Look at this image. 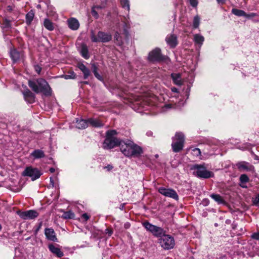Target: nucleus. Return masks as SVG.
I'll list each match as a JSON object with an SVG mask.
<instances>
[{"instance_id": "obj_1", "label": "nucleus", "mask_w": 259, "mask_h": 259, "mask_svg": "<svg viewBox=\"0 0 259 259\" xmlns=\"http://www.w3.org/2000/svg\"><path fill=\"white\" fill-rule=\"evenodd\" d=\"M119 148L122 153L128 157H138L143 152L140 146L128 140H122L119 143Z\"/></svg>"}, {"instance_id": "obj_2", "label": "nucleus", "mask_w": 259, "mask_h": 259, "mask_svg": "<svg viewBox=\"0 0 259 259\" xmlns=\"http://www.w3.org/2000/svg\"><path fill=\"white\" fill-rule=\"evenodd\" d=\"M29 87L35 93H42L46 96L51 94V89L47 81L43 78L29 80Z\"/></svg>"}, {"instance_id": "obj_3", "label": "nucleus", "mask_w": 259, "mask_h": 259, "mask_svg": "<svg viewBox=\"0 0 259 259\" xmlns=\"http://www.w3.org/2000/svg\"><path fill=\"white\" fill-rule=\"evenodd\" d=\"M193 175L198 178L208 179L213 177V173L206 169L205 164H194L191 167Z\"/></svg>"}, {"instance_id": "obj_4", "label": "nucleus", "mask_w": 259, "mask_h": 259, "mask_svg": "<svg viewBox=\"0 0 259 259\" xmlns=\"http://www.w3.org/2000/svg\"><path fill=\"white\" fill-rule=\"evenodd\" d=\"M184 135L182 133H176L172 138L171 147L174 152H179L182 150L184 144Z\"/></svg>"}, {"instance_id": "obj_5", "label": "nucleus", "mask_w": 259, "mask_h": 259, "mask_svg": "<svg viewBox=\"0 0 259 259\" xmlns=\"http://www.w3.org/2000/svg\"><path fill=\"white\" fill-rule=\"evenodd\" d=\"M159 242L163 249L167 250L172 248L175 244L174 238L165 233L159 239Z\"/></svg>"}, {"instance_id": "obj_6", "label": "nucleus", "mask_w": 259, "mask_h": 259, "mask_svg": "<svg viewBox=\"0 0 259 259\" xmlns=\"http://www.w3.org/2000/svg\"><path fill=\"white\" fill-rule=\"evenodd\" d=\"M97 37L96 36L95 34L92 32L91 34V39L93 42H106L109 41L111 38L112 36L110 34L106 33L102 31H99L98 33Z\"/></svg>"}, {"instance_id": "obj_7", "label": "nucleus", "mask_w": 259, "mask_h": 259, "mask_svg": "<svg viewBox=\"0 0 259 259\" xmlns=\"http://www.w3.org/2000/svg\"><path fill=\"white\" fill-rule=\"evenodd\" d=\"M41 175V174L37 168L31 166L26 167L23 172V176L30 177L32 181L38 179Z\"/></svg>"}, {"instance_id": "obj_8", "label": "nucleus", "mask_w": 259, "mask_h": 259, "mask_svg": "<svg viewBox=\"0 0 259 259\" xmlns=\"http://www.w3.org/2000/svg\"><path fill=\"white\" fill-rule=\"evenodd\" d=\"M122 140H120L117 138H112L106 136V138L103 144V148L105 149H111L118 146Z\"/></svg>"}, {"instance_id": "obj_9", "label": "nucleus", "mask_w": 259, "mask_h": 259, "mask_svg": "<svg viewBox=\"0 0 259 259\" xmlns=\"http://www.w3.org/2000/svg\"><path fill=\"white\" fill-rule=\"evenodd\" d=\"M148 60L152 62L160 61L164 60V57L162 56L160 50L156 48L149 53Z\"/></svg>"}, {"instance_id": "obj_10", "label": "nucleus", "mask_w": 259, "mask_h": 259, "mask_svg": "<svg viewBox=\"0 0 259 259\" xmlns=\"http://www.w3.org/2000/svg\"><path fill=\"white\" fill-rule=\"evenodd\" d=\"M158 192L162 195L172 198L176 200L178 199V195L177 194L176 192L170 189H166L163 187L159 188L158 189Z\"/></svg>"}, {"instance_id": "obj_11", "label": "nucleus", "mask_w": 259, "mask_h": 259, "mask_svg": "<svg viewBox=\"0 0 259 259\" xmlns=\"http://www.w3.org/2000/svg\"><path fill=\"white\" fill-rule=\"evenodd\" d=\"M21 218L24 220L34 219L38 217V213L33 210H29L28 211H23L19 213Z\"/></svg>"}, {"instance_id": "obj_12", "label": "nucleus", "mask_w": 259, "mask_h": 259, "mask_svg": "<svg viewBox=\"0 0 259 259\" xmlns=\"http://www.w3.org/2000/svg\"><path fill=\"white\" fill-rule=\"evenodd\" d=\"M236 166L240 171H252L254 170V166L245 161L238 162L236 164Z\"/></svg>"}, {"instance_id": "obj_13", "label": "nucleus", "mask_w": 259, "mask_h": 259, "mask_svg": "<svg viewBox=\"0 0 259 259\" xmlns=\"http://www.w3.org/2000/svg\"><path fill=\"white\" fill-rule=\"evenodd\" d=\"M45 234L48 240L54 242L58 241L55 232L52 228H46L45 230Z\"/></svg>"}, {"instance_id": "obj_14", "label": "nucleus", "mask_w": 259, "mask_h": 259, "mask_svg": "<svg viewBox=\"0 0 259 259\" xmlns=\"http://www.w3.org/2000/svg\"><path fill=\"white\" fill-rule=\"evenodd\" d=\"M165 41L171 48H175L178 44L177 37L175 34H170L167 35L165 38Z\"/></svg>"}, {"instance_id": "obj_15", "label": "nucleus", "mask_w": 259, "mask_h": 259, "mask_svg": "<svg viewBox=\"0 0 259 259\" xmlns=\"http://www.w3.org/2000/svg\"><path fill=\"white\" fill-rule=\"evenodd\" d=\"M48 248L52 253L58 257H61L64 255L63 252L61 250V249L53 244H49Z\"/></svg>"}, {"instance_id": "obj_16", "label": "nucleus", "mask_w": 259, "mask_h": 259, "mask_svg": "<svg viewBox=\"0 0 259 259\" xmlns=\"http://www.w3.org/2000/svg\"><path fill=\"white\" fill-rule=\"evenodd\" d=\"M11 57L14 62L19 60L23 57L22 52H20L15 49L12 50L10 52Z\"/></svg>"}, {"instance_id": "obj_17", "label": "nucleus", "mask_w": 259, "mask_h": 259, "mask_svg": "<svg viewBox=\"0 0 259 259\" xmlns=\"http://www.w3.org/2000/svg\"><path fill=\"white\" fill-rule=\"evenodd\" d=\"M68 27L72 30H76L78 29L79 23L78 21L74 18H70L67 20Z\"/></svg>"}, {"instance_id": "obj_18", "label": "nucleus", "mask_w": 259, "mask_h": 259, "mask_svg": "<svg viewBox=\"0 0 259 259\" xmlns=\"http://www.w3.org/2000/svg\"><path fill=\"white\" fill-rule=\"evenodd\" d=\"M23 96L26 101L31 103L34 102L35 96L28 89H27L23 93Z\"/></svg>"}, {"instance_id": "obj_19", "label": "nucleus", "mask_w": 259, "mask_h": 259, "mask_svg": "<svg viewBox=\"0 0 259 259\" xmlns=\"http://www.w3.org/2000/svg\"><path fill=\"white\" fill-rule=\"evenodd\" d=\"M171 78L175 84L178 85L182 84V80L181 74L179 73H172L171 74Z\"/></svg>"}, {"instance_id": "obj_20", "label": "nucleus", "mask_w": 259, "mask_h": 259, "mask_svg": "<svg viewBox=\"0 0 259 259\" xmlns=\"http://www.w3.org/2000/svg\"><path fill=\"white\" fill-rule=\"evenodd\" d=\"M154 231L152 232V234L157 237H160V238L165 233V231L161 227L156 226Z\"/></svg>"}, {"instance_id": "obj_21", "label": "nucleus", "mask_w": 259, "mask_h": 259, "mask_svg": "<svg viewBox=\"0 0 259 259\" xmlns=\"http://www.w3.org/2000/svg\"><path fill=\"white\" fill-rule=\"evenodd\" d=\"M80 52L81 56L85 59H88L90 57L88 48L86 45L82 44L80 47Z\"/></svg>"}, {"instance_id": "obj_22", "label": "nucleus", "mask_w": 259, "mask_h": 259, "mask_svg": "<svg viewBox=\"0 0 259 259\" xmlns=\"http://www.w3.org/2000/svg\"><path fill=\"white\" fill-rule=\"evenodd\" d=\"M88 126V120H77L76 127L79 129H84Z\"/></svg>"}, {"instance_id": "obj_23", "label": "nucleus", "mask_w": 259, "mask_h": 259, "mask_svg": "<svg viewBox=\"0 0 259 259\" xmlns=\"http://www.w3.org/2000/svg\"><path fill=\"white\" fill-rule=\"evenodd\" d=\"M31 155L35 159L43 158L45 156L44 151L41 150L37 149L33 151Z\"/></svg>"}, {"instance_id": "obj_24", "label": "nucleus", "mask_w": 259, "mask_h": 259, "mask_svg": "<svg viewBox=\"0 0 259 259\" xmlns=\"http://www.w3.org/2000/svg\"><path fill=\"white\" fill-rule=\"evenodd\" d=\"M44 27L49 31H52L54 29L53 22L49 19H45L44 21Z\"/></svg>"}, {"instance_id": "obj_25", "label": "nucleus", "mask_w": 259, "mask_h": 259, "mask_svg": "<svg viewBox=\"0 0 259 259\" xmlns=\"http://www.w3.org/2000/svg\"><path fill=\"white\" fill-rule=\"evenodd\" d=\"M210 197L218 204L225 203V200L223 197L219 194H212L210 195Z\"/></svg>"}, {"instance_id": "obj_26", "label": "nucleus", "mask_w": 259, "mask_h": 259, "mask_svg": "<svg viewBox=\"0 0 259 259\" xmlns=\"http://www.w3.org/2000/svg\"><path fill=\"white\" fill-rule=\"evenodd\" d=\"M194 41L196 44L200 45V46L202 45L204 38L203 36L199 34H196L194 35Z\"/></svg>"}, {"instance_id": "obj_27", "label": "nucleus", "mask_w": 259, "mask_h": 259, "mask_svg": "<svg viewBox=\"0 0 259 259\" xmlns=\"http://www.w3.org/2000/svg\"><path fill=\"white\" fill-rule=\"evenodd\" d=\"M143 226L145 227V228L149 232L152 233L153 232L154 229H155V227L156 226L153 225L148 222H145L143 223Z\"/></svg>"}, {"instance_id": "obj_28", "label": "nucleus", "mask_w": 259, "mask_h": 259, "mask_svg": "<svg viewBox=\"0 0 259 259\" xmlns=\"http://www.w3.org/2000/svg\"><path fill=\"white\" fill-rule=\"evenodd\" d=\"M75 214L72 211H67L63 212L62 218L64 219H73L74 218Z\"/></svg>"}, {"instance_id": "obj_29", "label": "nucleus", "mask_w": 259, "mask_h": 259, "mask_svg": "<svg viewBox=\"0 0 259 259\" xmlns=\"http://www.w3.org/2000/svg\"><path fill=\"white\" fill-rule=\"evenodd\" d=\"M89 123L94 127H100L103 125L99 120L93 118L88 119V124Z\"/></svg>"}, {"instance_id": "obj_30", "label": "nucleus", "mask_w": 259, "mask_h": 259, "mask_svg": "<svg viewBox=\"0 0 259 259\" xmlns=\"http://www.w3.org/2000/svg\"><path fill=\"white\" fill-rule=\"evenodd\" d=\"M34 13L32 11L29 12L26 15V22L28 24H30L33 19Z\"/></svg>"}, {"instance_id": "obj_31", "label": "nucleus", "mask_w": 259, "mask_h": 259, "mask_svg": "<svg viewBox=\"0 0 259 259\" xmlns=\"http://www.w3.org/2000/svg\"><path fill=\"white\" fill-rule=\"evenodd\" d=\"M232 13L237 16L245 17V16L246 15V13L244 11L237 9H233L232 10Z\"/></svg>"}, {"instance_id": "obj_32", "label": "nucleus", "mask_w": 259, "mask_h": 259, "mask_svg": "<svg viewBox=\"0 0 259 259\" xmlns=\"http://www.w3.org/2000/svg\"><path fill=\"white\" fill-rule=\"evenodd\" d=\"M76 77V74L73 71L68 72L67 74L62 75L61 77L65 79H74Z\"/></svg>"}, {"instance_id": "obj_33", "label": "nucleus", "mask_w": 259, "mask_h": 259, "mask_svg": "<svg viewBox=\"0 0 259 259\" xmlns=\"http://www.w3.org/2000/svg\"><path fill=\"white\" fill-rule=\"evenodd\" d=\"M120 4L122 8L127 9V11L130 10L129 0H120Z\"/></svg>"}, {"instance_id": "obj_34", "label": "nucleus", "mask_w": 259, "mask_h": 259, "mask_svg": "<svg viewBox=\"0 0 259 259\" xmlns=\"http://www.w3.org/2000/svg\"><path fill=\"white\" fill-rule=\"evenodd\" d=\"M93 72H94V74L95 77L96 78H97L99 80L102 81L103 78L97 72L98 68L95 64L93 65Z\"/></svg>"}, {"instance_id": "obj_35", "label": "nucleus", "mask_w": 259, "mask_h": 259, "mask_svg": "<svg viewBox=\"0 0 259 259\" xmlns=\"http://www.w3.org/2000/svg\"><path fill=\"white\" fill-rule=\"evenodd\" d=\"M114 38L117 41V44L119 46H121L123 44V41L120 34L118 32H116L114 36Z\"/></svg>"}, {"instance_id": "obj_36", "label": "nucleus", "mask_w": 259, "mask_h": 259, "mask_svg": "<svg viewBox=\"0 0 259 259\" xmlns=\"http://www.w3.org/2000/svg\"><path fill=\"white\" fill-rule=\"evenodd\" d=\"M200 23V18L198 16H196L194 18L193 20V27L194 28H197L199 27Z\"/></svg>"}, {"instance_id": "obj_37", "label": "nucleus", "mask_w": 259, "mask_h": 259, "mask_svg": "<svg viewBox=\"0 0 259 259\" xmlns=\"http://www.w3.org/2000/svg\"><path fill=\"white\" fill-rule=\"evenodd\" d=\"M117 134L116 131L115 130H110L106 132V137L112 138H116L114 136L116 135Z\"/></svg>"}, {"instance_id": "obj_38", "label": "nucleus", "mask_w": 259, "mask_h": 259, "mask_svg": "<svg viewBox=\"0 0 259 259\" xmlns=\"http://www.w3.org/2000/svg\"><path fill=\"white\" fill-rule=\"evenodd\" d=\"M239 180L241 183H246L248 182L249 178L246 175L242 174L240 176Z\"/></svg>"}, {"instance_id": "obj_39", "label": "nucleus", "mask_w": 259, "mask_h": 259, "mask_svg": "<svg viewBox=\"0 0 259 259\" xmlns=\"http://www.w3.org/2000/svg\"><path fill=\"white\" fill-rule=\"evenodd\" d=\"M192 154L195 156H200L201 154L200 150L197 148L193 149L192 150Z\"/></svg>"}, {"instance_id": "obj_40", "label": "nucleus", "mask_w": 259, "mask_h": 259, "mask_svg": "<svg viewBox=\"0 0 259 259\" xmlns=\"http://www.w3.org/2000/svg\"><path fill=\"white\" fill-rule=\"evenodd\" d=\"M82 73H83V78L84 79H87L88 78V77L90 76V70L87 68L86 69H85L83 71H82Z\"/></svg>"}, {"instance_id": "obj_41", "label": "nucleus", "mask_w": 259, "mask_h": 259, "mask_svg": "<svg viewBox=\"0 0 259 259\" xmlns=\"http://www.w3.org/2000/svg\"><path fill=\"white\" fill-rule=\"evenodd\" d=\"M96 8L94 6H93L92 8L91 13L92 15L96 19L98 18L99 15L98 14V12L96 11Z\"/></svg>"}, {"instance_id": "obj_42", "label": "nucleus", "mask_w": 259, "mask_h": 259, "mask_svg": "<svg viewBox=\"0 0 259 259\" xmlns=\"http://www.w3.org/2000/svg\"><path fill=\"white\" fill-rule=\"evenodd\" d=\"M253 203L255 205L259 206V194L253 198Z\"/></svg>"}, {"instance_id": "obj_43", "label": "nucleus", "mask_w": 259, "mask_h": 259, "mask_svg": "<svg viewBox=\"0 0 259 259\" xmlns=\"http://www.w3.org/2000/svg\"><path fill=\"white\" fill-rule=\"evenodd\" d=\"M106 3H102L101 5L94 6V7L96 9H104L106 7Z\"/></svg>"}, {"instance_id": "obj_44", "label": "nucleus", "mask_w": 259, "mask_h": 259, "mask_svg": "<svg viewBox=\"0 0 259 259\" xmlns=\"http://www.w3.org/2000/svg\"><path fill=\"white\" fill-rule=\"evenodd\" d=\"M257 15V14L254 13H250L248 14L246 13V15L245 16V17L246 18L251 19V18H252L256 16Z\"/></svg>"}, {"instance_id": "obj_45", "label": "nucleus", "mask_w": 259, "mask_h": 259, "mask_svg": "<svg viewBox=\"0 0 259 259\" xmlns=\"http://www.w3.org/2000/svg\"><path fill=\"white\" fill-rule=\"evenodd\" d=\"M90 218V216L87 213H84L81 215V218L83 219L84 221H87Z\"/></svg>"}, {"instance_id": "obj_46", "label": "nucleus", "mask_w": 259, "mask_h": 259, "mask_svg": "<svg viewBox=\"0 0 259 259\" xmlns=\"http://www.w3.org/2000/svg\"><path fill=\"white\" fill-rule=\"evenodd\" d=\"M78 68L82 71L85 70L87 67L82 63L78 64Z\"/></svg>"}, {"instance_id": "obj_47", "label": "nucleus", "mask_w": 259, "mask_h": 259, "mask_svg": "<svg viewBox=\"0 0 259 259\" xmlns=\"http://www.w3.org/2000/svg\"><path fill=\"white\" fill-rule=\"evenodd\" d=\"M190 3L192 7H196L197 6L198 2L197 0H190Z\"/></svg>"}, {"instance_id": "obj_48", "label": "nucleus", "mask_w": 259, "mask_h": 259, "mask_svg": "<svg viewBox=\"0 0 259 259\" xmlns=\"http://www.w3.org/2000/svg\"><path fill=\"white\" fill-rule=\"evenodd\" d=\"M4 25L5 27L9 28L11 26L10 21L8 20H5L4 21Z\"/></svg>"}, {"instance_id": "obj_49", "label": "nucleus", "mask_w": 259, "mask_h": 259, "mask_svg": "<svg viewBox=\"0 0 259 259\" xmlns=\"http://www.w3.org/2000/svg\"><path fill=\"white\" fill-rule=\"evenodd\" d=\"M34 69H35V71L38 74H40L41 70V68L39 65H35Z\"/></svg>"}, {"instance_id": "obj_50", "label": "nucleus", "mask_w": 259, "mask_h": 259, "mask_svg": "<svg viewBox=\"0 0 259 259\" xmlns=\"http://www.w3.org/2000/svg\"><path fill=\"white\" fill-rule=\"evenodd\" d=\"M251 237L253 239H256V240H259V233H254L251 235Z\"/></svg>"}, {"instance_id": "obj_51", "label": "nucleus", "mask_w": 259, "mask_h": 259, "mask_svg": "<svg viewBox=\"0 0 259 259\" xmlns=\"http://www.w3.org/2000/svg\"><path fill=\"white\" fill-rule=\"evenodd\" d=\"M105 231L106 233L108 234L109 236H111L113 233V231L109 229H106Z\"/></svg>"}, {"instance_id": "obj_52", "label": "nucleus", "mask_w": 259, "mask_h": 259, "mask_svg": "<svg viewBox=\"0 0 259 259\" xmlns=\"http://www.w3.org/2000/svg\"><path fill=\"white\" fill-rule=\"evenodd\" d=\"M218 4L223 5L225 3L226 0H217Z\"/></svg>"}, {"instance_id": "obj_53", "label": "nucleus", "mask_w": 259, "mask_h": 259, "mask_svg": "<svg viewBox=\"0 0 259 259\" xmlns=\"http://www.w3.org/2000/svg\"><path fill=\"white\" fill-rule=\"evenodd\" d=\"M171 91L172 92H175V93H178V89H177L175 87H173L171 88Z\"/></svg>"}, {"instance_id": "obj_54", "label": "nucleus", "mask_w": 259, "mask_h": 259, "mask_svg": "<svg viewBox=\"0 0 259 259\" xmlns=\"http://www.w3.org/2000/svg\"><path fill=\"white\" fill-rule=\"evenodd\" d=\"M130 225L128 223L124 224V228L125 229L128 228L130 227Z\"/></svg>"}, {"instance_id": "obj_55", "label": "nucleus", "mask_w": 259, "mask_h": 259, "mask_svg": "<svg viewBox=\"0 0 259 259\" xmlns=\"http://www.w3.org/2000/svg\"><path fill=\"white\" fill-rule=\"evenodd\" d=\"M50 171L52 173L54 172L55 171V168L53 167H51L50 168Z\"/></svg>"}, {"instance_id": "obj_56", "label": "nucleus", "mask_w": 259, "mask_h": 259, "mask_svg": "<svg viewBox=\"0 0 259 259\" xmlns=\"http://www.w3.org/2000/svg\"><path fill=\"white\" fill-rule=\"evenodd\" d=\"M50 183L53 186H54V182L52 178H50Z\"/></svg>"}, {"instance_id": "obj_57", "label": "nucleus", "mask_w": 259, "mask_h": 259, "mask_svg": "<svg viewBox=\"0 0 259 259\" xmlns=\"http://www.w3.org/2000/svg\"><path fill=\"white\" fill-rule=\"evenodd\" d=\"M8 9L9 10H10V11H12V7H11V6H9L8 7Z\"/></svg>"}, {"instance_id": "obj_58", "label": "nucleus", "mask_w": 259, "mask_h": 259, "mask_svg": "<svg viewBox=\"0 0 259 259\" xmlns=\"http://www.w3.org/2000/svg\"><path fill=\"white\" fill-rule=\"evenodd\" d=\"M81 83H83V84H88V81H82Z\"/></svg>"}, {"instance_id": "obj_59", "label": "nucleus", "mask_w": 259, "mask_h": 259, "mask_svg": "<svg viewBox=\"0 0 259 259\" xmlns=\"http://www.w3.org/2000/svg\"><path fill=\"white\" fill-rule=\"evenodd\" d=\"M240 186L242 188H246V186L244 185H240Z\"/></svg>"}, {"instance_id": "obj_60", "label": "nucleus", "mask_w": 259, "mask_h": 259, "mask_svg": "<svg viewBox=\"0 0 259 259\" xmlns=\"http://www.w3.org/2000/svg\"><path fill=\"white\" fill-rule=\"evenodd\" d=\"M170 105L169 104L165 105L166 108H170Z\"/></svg>"}, {"instance_id": "obj_61", "label": "nucleus", "mask_w": 259, "mask_h": 259, "mask_svg": "<svg viewBox=\"0 0 259 259\" xmlns=\"http://www.w3.org/2000/svg\"><path fill=\"white\" fill-rule=\"evenodd\" d=\"M2 225L0 224V231L2 230Z\"/></svg>"}, {"instance_id": "obj_62", "label": "nucleus", "mask_w": 259, "mask_h": 259, "mask_svg": "<svg viewBox=\"0 0 259 259\" xmlns=\"http://www.w3.org/2000/svg\"><path fill=\"white\" fill-rule=\"evenodd\" d=\"M37 8H40V6L38 5H37Z\"/></svg>"}]
</instances>
